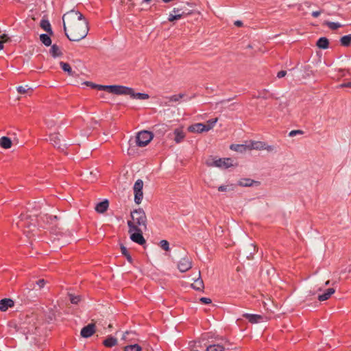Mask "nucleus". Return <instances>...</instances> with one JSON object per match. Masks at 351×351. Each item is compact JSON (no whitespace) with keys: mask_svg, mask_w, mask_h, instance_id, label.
Listing matches in <instances>:
<instances>
[{"mask_svg":"<svg viewBox=\"0 0 351 351\" xmlns=\"http://www.w3.org/2000/svg\"><path fill=\"white\" fill-rule=\"evenodd\" d=\"M62 21L65 35L69 40L77 42L87 36L88 22L79 11L67 12L63 15Z\"/></svg>","mask_w":351,"mask_h":351,"instance_id":"f257e3e1","label":"nucleus"},{"mask_svg":"<svg viewBox=\"0 0 351 351\" xmlns=\"http://www.w3.org/2000/svg\"><path fill=\"white\" fill-rule=\"evenodd\" d=\"M130 215L132 220L128 221L129 233L132 232L136 228H143L144 230H147V219L143 208L134 210L131 212Z\"/></svg>","mask_w":351,"mask_h":351,"instance_id":"f03ea898","label":"nucleus"},{"mask_svg":"<svg viewBox=\"0 0 351 351\" xmlns=\"http://www.w3.org/2000/svg\"><path fill=\"white\" fill-rule=\"evenodd\" d=\"M37 219L36 216H32L27 213H22L19 217L16 224L21 228L27 237H30L36 230Z\"/></svg>","mask_w":351,"mask_h":351,"instance_id":"7ed1b4c3","label":"nucleus"},{"mask_svg":"<svg viewBox=\"0 0 351 351\" xmlns=\"http://www.w3.org/2000/svg\"><path fill=\"white\" fill-rule=\"evenodd\" d=\"M206 165L208 167H217L223 169H228L233 166L232 160L230 158L208 160Z\"/></svg>","mask_w":351,"mask_h":351,"instance_id":"20e7f679","label":"nucleus"},{"mask_svg":"<svg viewBox=\"0 0 351 351\" xmlns=\"http://www.w3.org/2000/svg\"><path fill=\"white\" fill-rule=\"evenodd\" d=\"M153 132L143 130L138 133L136 137V143L138 147L146 146L153 138Z\"/></svg>","mask_w":351,"mask_h":351,"instance_id":"39448f33","label":"nucleus"},{"mask_svg":"<svg viewBox=\"0 0 351 351\" xmlns=\"http://www.w3.org/2000/svg\"><path fill=\"white\" fill-rule=\"evenodd\" d=\"M143 180L141 179L137 180L134 185V202L137 204L141 203L143 197Z\"/></svg>","mask_w":351,"mask_h":351,"instance_id":"423d86ee","label":"nucleus"},{"mask_svg":"<svg viewBox=\"0 0 351 351\" xmlns=\"http://www.w3.org/2000/svg\"><path fill=\"white\" fill-rule=\"evenodd\" d=\"M111 93L121 95H130L133 94V88L121 85H112Z\"/></svg>","mask_w":351,"mask_h":351,"instance_id":"0eeeda50","label":"nucleus"},{"mask_svg":"<svg viewBox=\"0 0 351 351\" xmlns=\"http://www.w3.org/2000/svg\"><path fill=\"white\" fill-rule=\"evenodd\" d=\"M143 228H136L130 234V239L139 245H144L146 243L145 239L143 236Z\"/></svg>","mask_w":351,"mask_h":351,"instance_id":"6e6552de","label":"nucleus"},{"mask_svg":"<svg viewBox=\"0 0 351 351\" xmlns=\"http://www.w3.org/2000/svg\"><path fill=\"white\" fill-rule=\"evenodd\" d=\"M188 14H189V12L183 11L182 8H175L173 9L172 12L169 14L168 21L173 22L174 21L180 19Z\"/></svg>","mask_w":351,"mask_h":351,"instance_id":"1a4fd4ad","label":"nucleus"},{"mask_svg":"<svg viewBox=\"0 0 351 351\" xmlns=\"http://www.w3.org/2000/svg\"><path fill=\"white\" fill-rule=\"evenodd\" d=\"M192 267V260L189 257L182 258L178 264V268L181 272H186Z\"/></svg>","mask_w":351,"mask_h":351,"instance_id":"9d476101","label":"nucleus"},{"mask_svg":"<svg viewBox=\"0 0 351 351\" xmlns=\"http://www.w3.org/2000/svg\"><path fill=\"white\" fill-rule=\"evenodd\" d=\"M95 332V324L94 323H90L82 328L80 335L84 338H88L91 337Z\"/></svg>","mask_w":351,"mask_h":351,"instance_id":"9b49d317","label":"nucleus"},{"mask_svg":"<svg viewBox=\"0 0 351 351\" xmlns=\"http://www.w3.org/2000/svg\"><path fill=\"white\" fill-rule=\"evenodd\" d=\"M188 130L191 132H197V133H201L203 132H208L209 131V128H206V125L204 123H198L193 125H190L188 128Z\"/></svg>","mask_w":351,"mask_h":351,"instance_id":"f8f14e48","label":"nucleus"},{"mask_svg":"<svg viewBox=\"0 0 351 351\" xmlns=\"http://www.w3.org/2000/svg\"><path fill=\"white\" fill-rule=\"evenodd\" d=\"M243 317L247 319L251 324L259 323L263 320V317L257 314L244 313Z\"/></svg>","mask_w":351,"mask_h":351,"instance_id":"ddd939ff","label":"nucleus"},{"mask_svg":"<svg viewBox=\"0 0 351 351\" xmlns=\"http://www.w3.org/2000/svg\"><path fill=\"white\" fill-rule=\"evenodd\" d=\"M153 132L159 136H162L167 130V125L165 123L156 124L152 128Z\"/></svg>","mask_w":351,"mask_h":351,"instance_id":"4468645a","label":"nucleus"},{"mask_svg":"<svg viewBox=\"0 0 351 351\" xmlns=\"http://www.w3.org/2000/svg\"><path fill=\"white\" fill-rule=\"evenodd\" d=\"M14 301L10 298H4L0 300V311H6L9 307H12Z\"/></svg>","mask_w":351,"mask_h":351,"instance_id":"2eb2a0df","label":"nucleus"},{"mask_svg":"<svg viewBox=\"0 0 351 351\" xmlns=\"http://www.w3.org/2000/svg\"><path fill=\"white\" fill-rule=\"evenodd\" d=\"M49 141H51V144L54 147H57L59 149L61 148L60 134H58V133L51 134L49 135Z\"/></svg>","mask_w":351,"mask_h":351,"instance_id":"dca6fc26","label":"nucleus"},{"mask_svg":"<svg viewBox=\"0 0 351 351\" xmlns=\"http://www.w3.org/2000/svg\"><path fill=\"white\" fill-rule=\"evenodd\" d=\"M265 145V142L262 141H251L250 144L247 145V148L250 149H257V150H263Z\"/></svg>","mask_w":351,"mask_h":351,"instance_id":"f3484780","label":"nucleus"},{"mask_svg":"<svg viewBox=\"0 0 351 351\" xmlns=\"http://www.w3.org/2000/svg\"><path fill=\"white\" fill-rule=\"evenodd\" d=\"M109 206V202L107 199H105L96 205L95 210L99 213H104L107 210Z\"/></svg>","mask_w":351,"mask_h":351,"instance_id":"a211bd4d","label":"nucleus"},{"mask_svg":"<svg viewBox=\"0 0 351 351\" xmlns=\"http://www.w3.org/2000/svg\"><path fill=\"white\" fill-rule=\"evenodd\" d=\"M192 287L197 291H203L204 285L203 280L200 277V271H199V277L195 280L194 282L191 285Z\"/></svg>","mask_w":351,"mask_h":351,"instance_id":"6ab92c4d","label":"nucleus"},{"mask_svg":"<svg viewBox=\"0 0 351 351\" xmlns=\"http://www.w3.org/2000/svg\"><path fill=\"white\" fill-rule=\"evenodd\" d=\"M335 292V289L333 288H329L328 289L325 293L322 294H319L318 295V300L319 301H325L329 299V298Z\"/></svg>","mask_w":351,"mask_h":351,"instance_id":"aec40b11","label":"nucleus"},{"mask_svg":"<svg viewBox=\"0 0 351 351\" xmlns=\"http://www.w3.org/2000/svg\"><path fill=\"white\" fill-rule=\"evenodd\" d=\"M316 45L319 49H326L329 47V41L328 39L326 37H321L317 41Z\"/></svg>","mask_w":351,"mask_h":351,"instance_id":"412c9836","label":"nucleus"},{"mask_svg":"<svg viewBox=\"0 0 351 351\" xmlns=\"http://www.w3.org/2000/svg\"><path fill=\"white\" fill-rule=\"evenodd\" d=\"M174 134H175L174 141L177 143H179L182 142V140L185 137V134H184V132H183L182 128H176L174 130Z\"/></svg>","mask_w":351,"mask_h":351,"instance_id":"4be33fe9","label":"nucleus"},{"mask_svg":"<svg viewBox=\"0 0 351 351\" xmlns=\"http://www.w3.org/2000/svg\"><path fill=\"white\" fill-rule=\"evenodd\" d=\"M49 53L53 58L60 57L63 55L60 47L56 44L51 45Z\"/></svg>","mask_w":351,"mask_h":351,"instance_id":"5701e85b","label":"nucleus"},{"mask_svg":"<svg viewBox=\"0 0 351 351\" xmlns=\"http://www.w3.org/2000/svg\"><path fill=\"white\" fill-rule=\"evenodd\" d=\"M254 184H259V182L254 181L250 178H243L238 182V184L241 186H252Z\"/></svg>","mask_w":351,"mask_h":351,"instance_id":"b1692460","label":"nucleus"},{"mask_svg":"<svg viewBox=\"0 0 351 351\" xmlns=\"http://www.w3.org/2000/svg\"><path fill=\"white\" fill-rule=\"evenodd\" d=\"M103 344L107 348H112L117 344V339L112 336H108L104 341Z\"/></svg>","mask_w":351,"mask_h":351,"instance_id":"393cba45","label":"nucleus"},{"mask_svg":"<svg viewBox=\"0 0 351 351\" xmlns=\"http://www.w3.org/2000/svg\"><path fill=\"white\" fill-rule=\"evenodd\" d=\"M12 143L10 138L3 136L0 138V146L4 149H9L12 147Z\"/></svg>","mask_w":351,"mask_h":351,"instance_id":"a878e982","label":"nucleus"},{"mask_svg":"<svg viewBox=\"0 0 351 351\" xmlns=\"http://www.w3.org/2000/svg\"><path fill=\"white\" fill-rule=\"evenodd\" d=\"M40 27L49 35L53 34V31L51 29L50 23L48 20L42 19L40 21Z\"/></svg>","mask_w":351,"mask_h":351,"instance_id":"bb28decb","label":"nucleus"},{"mask_svg":"<svg viewBox=\"0 0 351 351\" xmlns=\"http://www.w3.org/2000/svg\"><path fill=\"white\" fill-rule=\"evenodd\" d=\"M60 67L62 68V69L64 71L66 72L69 75H70V76L74 75V72H73L72 69L69 63L64 62H60Z\"/></svg>","mask_w":351,"mask_h":351,"instance_id":"cd10ccee","label":"nucleus"},{"mask_svg":"<svg viewBox=\"0 0 351 351\" xmlns=\"http://www.w3.org/2000/svg\"><path fill=\"white\" fill-rule=\"evenodd\" d=\"M256 98H263L264 99H267L269 98L273 97V94L269 93V91L266 89H263L258 92V95L254 96Z\"/></svg>","mask_w":351,"mask_h":351,"instance_id":"c85d7f7f","label":"nucleus"},{"mask_svg":"<svg viewBox=\"0 0 351 351\" xmlns=\"http://www.w3.org/2000/svg\"><path fill=\"white\" fill-rule=\"evenodd\" d=\"M340 43L343 47H349L351 45V34L342 36Z\"/></svg>","mask_w":351,"mask_h":351,"instance_id":"c756f323","label":"nucleus"},{"mask_svg":"<svg viewBox=\"0 0 351 351\" xmlns=\"http://www.w3.org/2000/svg\"><path fill=\"white\" fill-rule=\"evenodd\" d=\"M40 40L45 46H50L51 45V39L48 34H42L40 35Z\"/></svg>","mask_w":351,"mask_h":351,"instance_id":"7c9ffc66","label":"nucleus"},{"mask_svg":"<svg viewBox=\"0 0 351 351\" xmlns=\"http://www.w3.org/2000/svg\"><path fill=\"white\" fill-rule=\"evenodd\" d=\"M130 97L133 99H138L141 100H145L149 98V95L147 93H135L133 90V94L130 95Z\"/></svg>","mask_w":351,"mask_h":351,"instance_id":"2f4dec72","label":"nucleus"},{"mask_svg":"<svg viewBox=\"0 0 351 351\" xmlns=\"http://www.w3.org/2000/svg\"><path fill=\"white\" fill-rule=\"evenodd\" d=\"M206 351H225V348L219 344H213L206 348Z\"/></svg>","mask_w":351,"mask_h":351,"instance_id":"473e14b6","label":"nucleus"},{"mask_svg":"<svg viewBox=\"0 0 351 351\" xmlns=\"http://www.w3.org/2000/svg\"><path fill=\"white\" fill-rule=\"evenodd\" d=\"M121 251L122 254L126 258L127 261L132 263V258L130 253L128 252L127 248L123 245H121Z\"/></svg>","mask_w":351,"mask_h":351,"instance_id":"72a5a7b5","label":"nucleus"},{"mask_svg":"<svg viewBox=\"0 0 351 351\" xmlns=\"http://www.w3.org/2000/svg\"><path fill=\"white\" fill-rule=\"evenodd\" d=\"M247 148V145H234V144H232L230 145V149L232 150H234V151H236V152H243L244 151H245Z\"/></svg>","mask_w":351,"mask_h":351,"instance_id":"f704fd0d","label":"nucleus"},{"mask_svg":"<svg viewBox=\"0 0 351 351\" xmlns=\"http://www.w3.org/2000/svg\"><path fill=\"white\" fill-rule=\"evenodd\" d=\"M124 351H142V348L138 344L129 345L124 347Z\"/></svg>","mask_w":351,"mask_h":351,"instance_id":"c9c22d12","label":"nucleus"},{"mask_svg":"<svg viewBox=\"0 0 351 351\" xmlns=\"http://www.w3.org/2000/svg\"><path fill=\"white\" fill-rule=\"evenodd\" d=\"M16 90L20 94L28 93L29 92L32 93L33 91L32 88L27 87V85L19 86L16 88Z\"/></svg>","mask_w":351,"mask_h":351,"instance_id":"e433bc0d","label":"nucleus"},{"mask_svg":"<svg viewBox=\"0 0 351 351\" xmlns=\"http://www.w3.org/2000/svg\"><path fill=\"white\" fill-rule=\"evenodd\" d=\"M112 85H99L94 86L95 88H97L99 90H106L111 93Z\"/></svg>","mask_w":351,"mask_h":351,"instance_id":"4c0bfd02","label":"nucleus"},{"mask_svg":"<svg viewBox=\"0 0 351 351\" xmlns=\"http://www.w3.org/2000/svg\"><path fill=\"white\" fill-rule=\"evenodd\" d=\"M326 25L332 30L337 29L341 27L342 25L339 23L327 21L326 22Z\"/></svg>","mask_w":351,"mask_h":351,"instance_id":"58836bf2","label":"nucleus"},{"mask_svg":"<svg viewBox=\"0 0 351 351\" xmlns=\"http://www.w3.org/2000/svg\"><path fill=\"white\" fill-rule=\"evenodd\" d=\"M185 97V94L184 93H180L178 95H173L171 96L169 99V101H179L181 99L184 98Z\"/></svg>","mask_w":351,"mask_h":351,"instance_id":"ea45409f","label":"nucleus"},{"mask_svg":"<svg viewBox=\"0 0 351 351\" xmlns=\"http://www.w3.org/2000/svg\"><path fill=\"white\" fill-rule=\"evenodd\" d=\"M217 121V118L211 119L208 120L207 121V123L205 124L206 128H209V130H211L214 127V125H215Z\"/></svg>","mask_w":351,"mask_h":351,"instance_id":"a19ab883","label":"nucleus"},{"mask_svg":"<svg viewBox=\"0 0 351 351\" xmlns=\"http://www.w3.org/2000/svg\"><path fill=\"white\" fill-rule=\"evenodd\" d=\"M160 247L165 251H168L169 250V243L166 240H162L160 241Z\"/></svg>","mask_w":351,"mask_h":351,"instance_id":"79ce46f5","label":"nucleus"},{"mask_svg":"<svg viewBox=\"0 0 351 351\" xmlns=\"http://www.w3.org/2000/svg\"><path fill=\"white\" fill-rule=\"evenodd\" d=\"M46 282L47 281L45 280L40 279L36 282V284L38 286L39 289H40L44 287Z\"/></svg>","mask_w":351,"mask_h":351,"instance_id":"37998d69","label":"nucleus"},{"mask_svg":"<svg viewBox=\"0 0 351 351\" xmlns=\"http://www.w3.org/2000/svg\"><path fill=\"white\" fill-rule=\"evenodd\" d=\"M304 134V132L302 130H292L289 132V136H293L296 134Z\"/></svg>","mask_w":351,"mask_h":351,"instance_id":"c03bdc74","label":"nucleus"},{"mask_svg":"<svg viewBox=\"0 0 351 351\" xmlns=\"http://www.w3.org/2000/svg\"><path fill=\"white\" fill-rule=\"evenodd\" d=\"M70 300H71V302L72 304H77L80 300V298L79 296H73V295H71V298H70Z\"/></svg>","mask_w":351,"mask_h":351,"instance_id":"a18cd8bd","label":"nucleus"},{"mask_svg":"<svg viewBox=\"0 0 351 351\" xmlns=\"http://www.w3.org/2000/svg\"><path fill=\"white\" fill-rule=\"evenodd\" d=\"M199 301L201 302V303L204 304H208L212 302L211 299H210L208 298H204V297L201 298L199 299Z\"/></svg>","mask_w":351,"mask_h":351,"instance_id":"49530a36","label":"nucleus"},{"mask_svg":"<svg viewBox=\"0 0 351 351\" xmlns=\"http://www.w3.org/2000/svg\"><path fill=\"white\" fill-rule=\"evenodd\" d=\"M1 41L3 43H5V42H8L9 40H10V38L8 37V35L6 34H3L2 36H1Z\"/></svg>","mask_w":351,"mask_h":351,"instance_id":"de8ad7c7","label":"nucleus"},{"mask_svg":"<svg viewBox=\"0 0 351 351\" xmlns=\"http://www.w3.org/2000/svg\"><path fill=\"white\" fill-rule=\"evenodd\" d=\"M340 88H351V82L343 83L339 86Z\"/></svg>","mask_w":351,"mask_h":351,"instance_id":"09e8293b","label":"nucleus"},{"mask_svg":"<svg viewBox=\"0 0 351 351\" xmlns=\"http://www.w3.org/2000/svg\"><path fill=\"white\" fill-rule=\"evenodd\" d=\"M228 186L221 185L218 187V191H221V192L227 191L228 189Z\"/></svg>","mask_w":351,"mask_h":351,"instance_id":"8fccbe9b","label":"nucleus"},{"mask_svg":"<svg viewBox=\"0 0 351 351\" xmlns=\"http://www.w3.org/2000/svg\"><path fill=\"white\" fill-rule=\"evenodd\" d=\"M286 74H287L286 71H280L277 73V77L278 78H282V77H285L286 75Z\"/></svg>","mask_w":351,"mask_h":351,"instance_id":"3c124183","label":"nucleus"},{"mask_svg":"<svg viewBox=\"0 0 351 351\" xmlns=\"http://www.w3.org/2000/svg\"><path fill=\"white\" fill-rule=\"evenodd\" d=\"M265 147H264V149H266L267 151L268 152H272L274 150V146L273 145H267L266 143H265Z\"/></svg>","mask_w":351,"mask_h":351,"instance_id":"603ef678","label":"nucleus"},{"mask_svg":"<svg viewBox=\"0 0 351 351\" xmlns=\"http://www.w3.org/2000/svg\"><path fill=\"white\" fill-rule=\"evenodd\" d=\"M321 11H314L312 12V16L315 18H317L321 14Z\"/></svg>","mask_w":351,"mask_h":351,"instance_id":"864d4df0","label":"nucleus"},{"mask_svg":"<svg viewBox=\"0 0 351 351\" xmlns=\"http://www.w3.org/2000/svg\"><path fill=\"white\" fill-rule=\"evenodd\" d=\"M84 84H85L86 86H90V87H91V88H94V86H97V84H94V83H93V82H84Z\"/></svg>","mask_w":351,"mask_h":351,"instance_id":"5fc2aeb1","label":"nucleus"},{"mask_svg":"<svg viewBox=\"0 0 351 351\" xmlns=\"http://www.w3.org/2000/svg\"><path fill=\"white\" fill-rule=\"evenodd\" d=\"M234 25L237 27H241L243 25V23L241 21H237L234 22Z\"/></svg>","mask_w":351,"mask_h":351,"instance_id":"6e6d98bb","label":"nucleus"},{"mask_svg":"<svg viewBox=\"0 0 351 351\" xmlns=\"http://www.w3.org/2000/svg\"><path fill=\"white\" fill-rule=\"evenodd\" d=\"M232 100L231 98H229V99H223V100H221V101H219L220 104H224L226 102H228V101H230Z\"/></svg>","mask_w":351,"mask_h":351,"instance_id":"4d7b16f0","label":"nucleus"},{"mask_svg":"<svg viewBox=\"0 0 351 351\" xmlns=\"http://www.w3.org/2000/svg\"><path fill=\"white\" fill-rule=\"evenodd\" d=\"M27 288H28L29 289H30V290H31V289H35V285H34V282L31 283V284L29 285V287H27Z\"/></svg>","mask_w":351,"mask_h":351,"instance_id":"13d9d810","label":"nucleus"},{"mask_svg":"<svg viewBox=\"0 0 351 351\" xmlns=\"http://www.w3.org/2000/svg\"><path fill=\"white\" fill-rule=\"evenodd\" d=\"M3 47V42L0 40V49H2Z\"/></svg>","mask_w":351,"mask_h":351,"instance_id":"bf43d9fd","label":"nucleus"},{"mask_svg":"<svg viewBox=\"0 0 351 351\" xmlns=\"http://www.w3.org/2000/svg\"><path fill=\"white\" fill-rule=\"evenodd\" d=\"M128 334H129V332H126L125 333V335H123V339H124L125 340V339L127 338L126 335H128Z\"/></svg>","mask_w":351,"mask_h":351,"instance_id":"052dcab7","label":"nucleus"},{"mask_svg":"<svg viewBox=\"0 0 351 351\" xmlns=\"http://www.w3.org/2000/svg\"><path fill=\"white\" fill-rule=\"evenodd\" d=\"M145 2H149L151 0H144Z\"/></svg>","mask_w":351,"mask_h":351,"instance_id":"680f3d73","label":"nucleus"},{"mask_svg":"<svg viewBox=\"0 0 351 351\" xmlns=\"http://www.w3.org/2000/svg\"><path fill=\"white\" fill-rule=\"evenodd\" d=\"M328 284H329V281H327V282H326V285H328Z\"/></svg>","mask_w":351,"mask_h":351,"instance_id":"e2e57ef3","label":"nucleus"},{"mask_svg":"<svg viewBox=\"0 0 351 351\" xmlns=\"http://www.w3.org/2000/svg\"><path fill=\"white\" fill-rule=\"evenodd\" d=\"M108 327H109V328H112V325H111V324H109V325H108Z\"/></svg>","mask_w":351,"mask_h":351,"instance_id":"0e129e2a","label":"nucleus"}]
</instances>
